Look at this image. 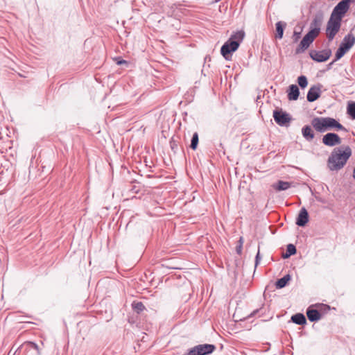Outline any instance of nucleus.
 I'll return each instance as SVG.
<instances>
[{
	"instance_id": "6ab92c4d",
	"label": "nucleus",
	"mask_w": 355,
	"mask_h": 355,
	"mask_svg": "<svg viewBox=\"0 0 355 355\" xmlns=\"http://www.w3.org/2000/svg\"><path fill=\"white\" fill-rule=\"evenodd\" d=\"M286 27V23L282 21H279L275 24L276 34L275 37L281 40L284 35V31Z\"/></svg>"
},
{
	"instance_id": "6e6552de",
	"label": "nucleus",
	"mask_w": 355,
	"mask_h": 355,
	"mask_svg": "<svg viewBox=\"0 0 355 355\" xmlns=\"http://www.w3.org/2000/svg\"><path fill=\"white\" fill-rule=\"evenodd\" d=\"M309 55L314 61L322 62L327 61L331 57V50L330 49H325L322 51L311 50L309 52Z\"/></svg>"
},
{
	"instance_id": "0eeeda50",
	"label": "nucleus",
	"mask_w": 355,
	"mask_h": 355,
	"mask_svg": "<svg viewBox=\"0 0 355 355\" xmlns=\"http://www.w3.org/2000/svg\"><path fill=\"white\" fill-rule=\"evenodd\" d=\"M318 36L315 34H313V32H310L309 31L304 36V37L302 38V40H301L300 44L298 45V46L295 49V53L296 54H300L302 52H304L305 50H306L309 46L311 45V44L313 43V42L314 41V40Z\"/></svg>"
},
{
	"instance_id": "9b49d317",
	"label": "nucleus",
	"mask_w": 355,
	"mask_h": 355,
	"mask_svg": "<svg viewBox=\"0 0 355 355\" xmlns=\"http://www.w3.org/2000/svg\"><path fill=\"white\" fill-rule=\"evenodd\" d=\"M322 143L327 146H334L340 144L341 139L334 132H328L323 136Z\"/></svg>"
},
{
	"instance_id": "4c0bfd02",
	"label": "nucleus",
	"mask_w": 355,
	"mask_h": 355,
	"mask_svg": "<svg viewBox=\"0 0 355 355\" xmlns=\"http://www.w3.org/2000/svg\"><path fill=\"white\" fill-rule=\"evenodd\" d=\"M174 145L175 144H172V142H171V146L172 149H174V148L178 147V145H175V146H174Z\"/></svg>"
},
{
	"instance_id": "f3484780",
	"label": "nucleus",
	"mask_w": 355,
	"mask_h": 355,
	"mask_svg": "<svg viewBox=\"0 0 355 355\" xmlns=\"http://www.w3.org/2000/svg\"><path fill=\"white\" fill-rule=\"evenodd\" d=\"M288 98L290 101H296L300 96V90L296 85H291L288 89Z\"/></svg>"
},
{
	"instance_id": "e433bc0d",
	"label": "nucleus",
	"mask_w": 355,
	"mask_h": 355,
	"mask_svg": "<svg viewBox=\"0 0 355 355\" xmlns=\"http://www.w3.org/2000/svg\"><path fill=\"white\" fill-rule=\"evenodd\" d=\"M174 145L175 144H172V142H171V146L172 149H174V148L178 147V145H175V146H174Z\"/></svg>"
},
{
	"instance_id": "393cba45",
	"label": "nucleus",
	"mask_w": 355,
	"mask_h": 355,
	"mask_svg": "<svg viewBox=\"0 0 355 355\" xmlns=\"http://www.w3.org/2000/svg\"><path fill=\"white\" fill-rule=\"evenodd\" d=\"M347 113L352 119L355 120V102H349L347 107Z\"/></svg>"
},
{
	"instance_id": "c85d7f7f",
	"label": "nucleus",
	"mask_w": 355,
	"mask_h": 355,
	"mask_svg": "<svg viewBox=\"0 0 355 355\" xmlns=\"http://www.w3.org/2000/svg\"><path fill=\"white\" fill-rule=\"evenodd\" d=\"M139 191V187L136 185H131L130 189H129V192L132 194L138 193Z\"/></svg>"
},
{
	"instance_id": "a18cd8bd",
	"label": "nucleus",
	"mask_w": 355,
	"mask_h": 355,
	"mask_svg": "<svg viewBox=\"0 0 355 355\" xmlns=\"http://www.w3.org/2000/svg\"><path fill=\"white\" fill-rule=\"evenodd\" d=\"M218 0H216V1H218Z\"/></svg>"
},
{
	"instance_id": "cd10ccee",
	"label": "nucleus",
	"mask_w": 355,
	"mask_h": 355,
	"mask_svg": "<svg viewBox=\"0 0 355 355\" xmlns=\"http://www.w3.org/2000/svg\"><path fill=\"white\" fill-rule=\"evenodd\" d=\"M198 134L197 132H194L193 136H192V138H191V145H190V148L192 149V150H196L198 147Z\"/></svg>"
},
{
	"instance_id": "a19ab883",
	"label": "nucleus",
	"mask_w": 355,
	"mask_h": 355,
	"mask_svg": "<svg viewBox=\"0 0 355 355\" xmlns=\"http://www.w3.org/2000/svg\"><path fill=\"white\" fill-rule=\"evenodd\" d=\"M239 243H240V244H241V243H243V239H242V237H241V238H240Z\"/></svg>"
},
{
	"instance_id": "72a5a7b5",
	"label": "nucleus",
	"mask_w": 355,
	"mask_h": 355,
	"mask_svg": "<svg viewBox=\"0 0 355 355\" xmlns=\"http://www.w3.org/2000/svg\"><path fill=\"white\" fill-rule=\"evenodd\" d=\"M259 312V309H257V310H254V311H252L250 315H249V317H252V316H254L257 313Z\"/></svg>"
},
{
	"instance_id": "c03bdc74",
	"label": "nucleus",
	"mask_w": 355,
	"mask_h": 355,
	"mask_svg": "<svg viewBox=\"0 0 355 355\" xmlns=\"http://www.w3.org/2000/svg\"><path fill=\"white\" fill-rule=\"evenodd\" d=\"M218 0H216V1H218Z\"/></svg>"
},
{
	"instance_id": "79ce46f5",
	"label": "nucleus",
	"mask_w": 355,
	"mask_h": 355,
	"mask_svg": "<svg viewBox=\"0 0 355 355\" xmlns=\"http://www.w3.org/2000/svg\"><path fill=\"white\" fill-rule=\"evenodd\" d=\"M325 306H327V308L328 309H330L329 306H328V305H325Z\"/></svg>"
},
{
	"instance_id": "a878e982",
	"label": "nucleus",
	"mask_w": 355,
	"mask_h": 355,
	"mask_svg": "<svg viewBox=\"0 0 355 355\" xmlns=\"http://www.w3.org/2000/svg\"><path fill=\"white\" fill-rule=\"evenodd\" d=\"M347 53V51H345L343 47L339 46L338 49H337L336 53H335V58L334 60V62H336L338 60H340L341 58L344 56V55Z\"/></svg>"
},
{
	"instance_id": "58836bf2",
	"label": "nucleus",
	"mask_w": 355,
	"mask_h": 355,
	"mask_svg": "<svg viewBox=\"0 0 355 355\" xmlns=\"http://www.w3.org/2000/svg\"><path fill=\"white\" fill-rule=\"evenodd\" d=\"M174 145L175 144H172V142H171V146L172 149H174V148L178 147V145H175V146H174Z\"/></svg>"
},
{
	"instance_id": "20e7f679",
	"label": "nucleus",
	"mask_w": 355,
	"mask_h": 355,
	"mask_svg": "<svg viewBox=\"0 0 355 355\" xmlns=\"http://www.w3.org/2000/svg\"><path fill=\"white\" fill-rule=\"evenodd\" d=\"M216 349L213 344H200L188 349L187 353L183 355H209L212 354Z\"/></svg>"
},
{
	"instance_id": "1a4fd4ad",
	"label": "nucleus",
	"mask_w": 355,
	"mask_h": 355,
	"mask_svg": "<svg viewBox=\"0 0 355 355\" xmlns=\"http://www.w3.org/2000/svg\"><path fill=\"white\" fill-rule=\"evenodd\" d=\"M324 19V15L322 12H318L313 17L311 24H310V29L309 31L313 32V34L318 36L320 33L321 26L322 24Z\"/></svg>"
},
{
	"instance_id": "b1692460",
	"label": "nucleus",
	"mask_w": 355,
	"mask_h": 355,
	"mask_svg": "<svg viewBox=\"0 0 355 355\" xmlns=\"http://www.w3.org/2000/svg\"><path fill=\"white\" fill-rule=\"evenodd\" d=\"M132 309L137 313H141L144 309L145 306L141 302L134 301L132 303Z\"/></svg>"
},
{
	"instance_id": "ddd939ff",
	"label": "nucleus",
	"mask_w": 355,
	"mask_h": 355,
	"mask_svg": "<svg viewBox=\"0 0 355 355\" xmlns=\"http://www.w3.org/2000/svg\"><path fill=\"white\" fill-rule=\"evenodd\" d=\"M325 119L327 124V131L332 129H336L337 130H343L345 132H347V128H345L335 119L331 117H325Z\"/></svg>"
},
{
	"instance_id": "7ed1b4c3",
	"label": "nucleus",
	"mask_w": 355,
	"mask_h": 355,
	"mask_svg": "<svg viewBox=\"0 0 355 355\" xmlns=\"http://www.w3.org/2000/svg\"><path fill=\"white\" fill-rule=\"evenodd\" d=\"M354 0H341L333 9L331 17L342 21L343 17L349 9L351 3Z\"/></svg>"
},
{
	"instance_id": "aec40b11",
	"label": "nucleus",
	"mask_w": 355,
	"mask_h": 355,
	"mask_svg": "<svg viewBox=\"0 0 355 355\" xmlns=\"http://www.w3.org/2000/svg\"><path fill=\"white\" fill-rule=\"evenodd\" d=\"M291 280V276L289 274L284 275L283 277L278 279L275 282V287L277 289L284 288L288 282Z\"/></svg>"
},
{
	"instance_id": "c756f323",
	"label": "nucleus",
	"mask_w": 355,
	"mask_h": 355,
	"mask_svg": "<svg viewBox=\"0 0 355 355\" xmlns=\"http://www.w3.org/2000/svg\"><path fill=\"white\" fill-rule=\"evenodd\" d=\"M301 37V31H294L293 32V39L294 40L295 42H297L298 40Z\"/></svg>"
},
{
	"instance_id": "5701e85b",
	"label": "nucleus",
	"mask_w": 355,
	"mask_h": 355,
	"mask_svg": "<svg viewBox=\"0 0 355 355\" xmlns=\"http://www.w3.org/2000/svg\"><path fill=\"white\" fill-rule=\"evenodd\" d=\"M297 249L293 244H288L286 247V252L282 254L284 259H288L291 256L295 254Z\"/></svg>"
},
{
	"instance_id": "c9c22d12",
	"label": "nucleus",
	"mask_w": 355,
	"mask_h": 355,
	"mask_svg": "<svg viewBox=\"0 0 355 355\" xmlns=\"http://www.w3.org/2000/svg\"><path fill=\"white\" fill-rule=\"evenodd\" d=\"M335 62H334V60L330 62L329 64H327V69H330L333 65V64Z\"/></svg>"
},
{
	"instance_id": "37998d69",
	"label": "nucleus",
	"mask_w": 355,
	"mask_h": 355,
	"mask_svg": "<svg viewBox=\"0 0 355 355\" xmlns=\"http://www.w3.org/2000/svg\"><path fill=\"white\" fill-rule=\"evenodd\" d=\"M218 0H216V1H218Z\"/></svg>"
},
{
	"instance_id": "473e14b6",
	"label": "nucleus",
	"mask_w": 355,
	"mask_h": 355,
	"mask_svg": "<svg viewBox=\"0 0 355 355\" xmlns=\"http://www.w3.org/2000/svg\"><path fill=\"white\" fill-rule=\"evenodd\" d=\"M242 243L241 244H239V245L236 246V252L238 254H241V252H242Z\"/></svg>"
},
{
	"instance_id": "a211bd4d",
	"label": "nucleus",
	"mask_w": 355,
	"mask_h": 355,
	"mask_svg": "<svg viewBox=\"0 0 355 355\" xmlns=\"http://www.w3.org/2000/svg\"><path fill=\"white\" fill-rule=\"evenodd\" d=\"M302 134L308 141H312L315 137V134L310 125H304L302 129Z\"/></svg>"
},
{
	"instance_id": "2eb2a0df",
	"label": "nucleus",
	"mask_w": 355,
	"mask_h": 355,
	"mask_svg": "<svg viewBox=\"0 0 355 355\" xmlns=\"http://www.w3.org/2000/svg\"><path fill=\"white\" fill-rule=\"evenodd\" d=\"M355 44V37L352 33L346 35L340 46L343 47L347 52L354 46Z\"/></svg>"
},
{
	"instance_id": "f03ea898",
	"label": "nucleus",
	"mask_w": 355,
	"mask_h": 355,
	"mask_svg": "<svg viewBox=\"0 0 355 355\" xmlns=\"http://www.w3.org/2000/svg\"><path fill=\"white\" fill-rule=\"evenodd\" d=\"M245 32L239 31L232 34L228 40L221 46L220 53L226 60H230L233 52L236 51L243 40Z\"/></svg>"
},
{
	"instance_id": "dca6fc26",
	"label": "nucleus",
	"mask_w": 355,
	"mask_h": 355,
	"mask_svg": "<svg viewBox=\"0 0 355 355\" xmlns=\"http://www.w3.org/2000/svg\"><path fill=\"white\" fill-rule=\"evenodd\" d=\"M306 316L309 321L317 322L320 320L322 314L318 310L309 307L306 309Z\"/></svg>"
},
{
	"instance_id": "f257e3e1",
	"label": "nucleus",
	"mask_w": 355,
	"mask_h": 355,
	"mask_svg": "<svg viewBox=\"0 0 355 355\" xmlns=\"http://www.w3.org/2000/svg\"><path fill=\"white\" fill-rule=\"evenodd\" d=\"M352 155V149L349 146L334 148L327 159V167L331 171H338L343 168Z\"/></svg>"
},
{
	"instance_id": "4468645a",
	"label": "nucleus",
	"mask_w": 355,
	"mask_h": 355,
	"mask_svg": "<svg viewBox=\"0 0 355 355\" xmlns=\"http://www.w3.org/2000/svg\"><path fill=\"white\" fill-rule=\"evenodd\" d=\"M309 213L306 208L302 207L296 218L295 223L300 227H304L309 222Z\"/></svg>"
},
{
	"instance_id": "bb28decb",
	"label": "nucleus",
	"mask_w": 355,
	"mask_h": 355,
	"mask_svg": "<svg viewBox=\"0 0 355 355\" xmlns=\"http://www.w3.org/2000/svg\"><path fill=\"white\" fill-rule=\"evenodd\" d=\"M297 83L302 89H304L308 85L307 78L304 75L300 76L297 78Z\"/></svg>"
},
{
	"instance_id": "4be33fe9",
	"label": "nucleus",
	"mask_w": 355,
	"mask_h": 355,
	"mask_svg": "<svg viewBox=\"0 0 355 355\" xmlns=\"http://www.w3.org/2000/svg\"><path fill=\"white\" fill-rule=\"evenodd\" d=\"M291 321L297 324L303 325L306 323V319L304 314L298 313L291 316Z\"/></svg>"
},
{
	"instance_id": "423d86ee",
	"label": "nucleus",
	"mask_w": 355,
	"mask_h": 355,
	"mask_svg": "<svg viewBox=\"0 0 355 355\" xmlns=\"http://www.w3.org/2000/svg\"><path fill=\"white\" fill-rule=\"evenodd\" d=\"M341 26V21L336 19L330 17L327 21L326 27V35L329 42L332 41L336 35L340 31Z\"/></svg>"
},
{
	"instance_id": "2f4dec72",
	"label": "nucleus",
	"mask_w": 355,
	"mask_h": 355,
	"mask_svg": "<svg viewBox=\"0 0 355 355\" xmlns=\"http://www.w3.org/2000/svg\"><path fill=\"white\" fill-rule=\"evenodd\" d=\"M261 255H260V253H259V250H258V252L255 257V267H257L258 266V264L259 263L260 261H261Z\"/></svg>"
},
{
	"instance_id": "f704fd0d",
	"label": "nucleus",
	"mask_w": 355,
	"mask_h": 355,
	"mask_svg": "<svg viewBox=\"0 0 355 355\" xmlns=\"http://www.w3.org/2000/svg\"><path fill=\"white\" fill-rule=\"evenodd\" d=\"M123 63H126V61L124 60H120L117 61L118 64H122Z\"/></svg>"
},
{
	"instance_id": "412c9836",
	"label": "nucleus",
	"mask_w": 355,
	"mask_h": 355,
	"mask_svg": "<svg viewBox=\"0 0 355 355\" xmlns=\"http://www.w3.org/2000/svg\"><path fill=\"white\" fill-rule=\"evenodd\" d=\"M291 187V183L283 180H279L272 184V187L277 191H285Z\"/></svg>"
},
{
	"instance_id": "9d476101",
	"label": "nucleus",
	"mask_w": 355,
	"mask_h": 355,
	"mask_svg": "<svg viewBox=\"0 0 355 355\" xmlns=\"http://www.w3.org/2000/svg\"><path fill=\"white\" fill-rule=\"evenodd\" d=\"M322 85L321 84H317L311 86L308 91L306 95V99L309 102L312 103L318 100L321 95V89Z\"/></svg>"
},
{
	"instance_id": "39448f33",
	"label": "nucleus",
	"mask_w": 355,
	"mask_h": 355,
	"mask_svg": "<svg viewBox=\"0 0 355 355\" xmlns=\"http://www.w3.org/2000/svg\"><path fill=\"white\" fill-rule=\"evenodd\" d=\"M272 116L275 121L279 126L287 127L292 120L291 115L281 108H276L273 110Z\"/></svg>"
},
{
	"instance_id": "ea45409f",
	"label": "nucleus",
	"mask_w": 355,
	"mask_h": 355,
	"mask_svg": "<svg viewBox=\"0 0 355 355\" xmlns=\"http://www.w3.org/2000/svg\"><path fill=\"white\" fill-rule=\"evenodd\" d=\"M352 176H353V178L355 180V168L353 170V175H352Z\"/></svg>"
},
{
	"instance_id": "f8f14e48",
	"label": "nucleus",
	"mask_w": 355,
	"mask_h": 355,
	"mask_svg": "<svg viewBox=\"0 0 355 355\" xmlns=\"http://www.w3.org/2000/svg\"><path fill=\"white\" fill-rule=\"evenodd\" d=\"M311 125L314 129L319 132L327 131V124L325 117H314L311 120Z\"/></svg>"
},
{
	"instance_id": "7c9ffc66",
	"label": "nucleus",
	"mask_w": 355,
	"mask_h": 355,
	"mask_svg": "<svg viewBox=\"0 0 355 355\" xmlns=\"http://www.w3.org/2000/svg\"><path fill=\"white\" fill-rule=\"evenodd\" d=\"M28 345L30 346L31 348L37 350L38 355L40 354V351H39V347L36 343H35L33 342H28Z\"/></svg>"
}]
</instances>
